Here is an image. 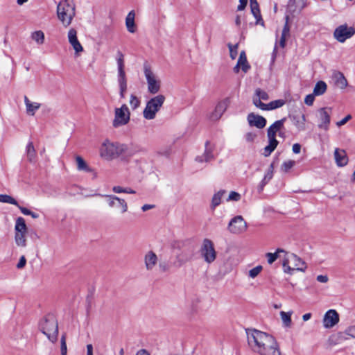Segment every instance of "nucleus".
Here are the masks:
<instances>
[{
  "label": "nucleus",
  "mask_w": 355,
  "mask_h": 355,
  "mask_svg": "<svg viewBox=\"0 0 355 355\" xmlns=\"http://www.w3.org/2000/svg\"><path fill=\"white\" fill-rule=\"evenodd\" d=\"M250 348L259 355H282L279 345L271 335L257 329L247 332Z\"/></svg>",
  "instance_id": "obj_1"
},
{
  "label": "nucleus",
  "mask_w": 355,
  "mask_h": 355,
  "mask_svg": "<svg viewBox=\"0 0 355 355\" xmlns=\"http://www.w3.org/2000/svg\"><path fill=\"white\" fill-rule=\"evenodd\" d=\"M99 155L104 159L112 160L122 156H131L132 153L128 145L106 139L99 148Z\"/></svg>",
  "instance_id": "obj_2"
},
{
  "label": "nucleus",
  "mask_w": 355,
  "mask_h": 355,
  "mask_svg": "<svg viewBox=\"0 0 355 355\" xmlns=\"http://www.w3.org/2000/svg\"><path fill=\"white\" fill-rule=\"evenodd\" d=\"M57 17L62 26H69L76 16V6L71 0L61 1L57 6Z\"/></svg>",
  "instance_id": "obj_3"
},
{
  "label": "nucleus",
  "mask_w": 355,
  "mask_h": 355,
  "mask_svg": "<svg viewBox=\"0 0 355 355\" xmlns=\"http://www.w3.org/2000/svg\"><path fill=\"white\" fill-rule=\"evenodd\" d=\"M39 329L53 343L58 340V323L53 314H47L39 323Z\"/></svg>",
  "instance_id": "obj_4"
},
{
  "label": "nucleus",
  "mask_w": 355,
  "mask_h": 355,
  "mask_svg": "<svg viewBox=\"0 0 355 355\" xmlns=\"http://www.w3.org/2000/svg\"><path fill=\"white\" fill-rule=\"evenodd\" d=\"M166 97L163 94H158L149 99L143 111V116L147 120H153L156 117L157 113L161 110Z\"/></svg>",
  "instance_id": "obj_5"
},
{
  "label": "nucleus",
  "mask_w": 355,
  "mask_h": 355,
  "mask_svg": "<svg viewBox=\"0 0 355 355\" xmlns=\"http://www.w3.org/2000/svg\"><path fill=\"white\" fill-rule=\"evenodd\" d=\"M284 271L286 273L293 274L294 270L304 271L306 266L300 257L293 253L286 252L282 263Z\"/></svg>",
  "instance_id": "obj_6"
},
{
  "label": "nucleus",
  "mask_w": 355,
  "mask_h": 355,
  "mask_svg": "<svg viewBox=\"0 0 355 355\" xmlns=\"http://www.w3.org/2000/svg\"><path fill=\"white\" fill-rule=\"evenodd\" d=\"M144 74L147 83L148 92L151 94L158 93L161 88V80L147 63L144 64Z\"/></svg>",
  "instance_id": "obj_7"
},
{
  "label": "nucleus",
  "mask_w": 355,
  "mask_h": 355,
  "mask_svg": "<svg viewBox=\"0 0 355 355\" xmlns=\"http://www.w3.org/2000/svg\"><path fill=\"white\" fill-rule=\"evenodd\" d=\"M130 119V112L125 104L114 109V117L112 121L114 128H119L128 124Z\"/></svg>",
  "instance_id": "obj_8"
},
{
  "label": "nucleus",
  "mask_w": 355,
  "mask_h": 355,
  "mask_svg": "<svg viewBox=\"0 0 355 355\" xmlns=\"http://www.w3.org/2000/svg\"><path fill=\"white\" fill-rule=\"evenodd\" d=\"M332 108L325 107L320 108L317 112V118L318 121V127L320 129L327 131L331 123V114Z\"/></svg>",
  "instance_id": "obj_9"
},
{
  "label": "nucleus",
  "mask_w": 355,
  "mask_h": 355,
  "mask_svg": "<svg viewBox=\"0 0 355 355\" xmlns=\"http://www.w3.org/2000/svg\"><path fill=\"white\" fill-rule=\"evenodd\" d=\"M354 33L355 29L353 27L348 26L347 24H343L335 29L334 36L337 41L343 43L352 37Z\"/></svg>",
  "instance_id": "obj_10"
},
{
  "label": "nucleus",
  "mask_w": 355,
  "mask_h": 355,
  "mask_svg": "<svg viewBox=\"0 0 355 355\" xmlns=\"http://www.w3.org/2000/svg\"><path fill=\"white\" fill-rule=\"evenodd\" d=\"M98 196H104L107 198V202L108 206L110 207H116L120 209V211L121 214H124L128 211V206L127 202L123 199L120 198L114 195H101L97 194Z\"/></svg>",
  "instance_id": "obj_11"
},
{
  "label": "nucleus",
  "mask_w": 355,
  "mask_h": 355,
  "mask_svg": "<svg viewBox=\"0 0 355 355\" xmlns=\"http://www.w3.org/2000/svg\"><path fill=\"white\" fill-rule=\"evenodd\" d=\"M228 229L233 234H240L245 231L247 224L242 216H237L230 220Z\"/></svg>",
  "instance_id": "obj_12"
},
{
  "label": "nucleus",
  "mask_w": 355,
  "mask_h": 355,
  "mask_svg": "<svg viewBox=\"0 0 355 355\" xmlns=\"http://www.w3.org/2000/svg\"><path fill=\"white\" fill-rule=\"evenodd\" d=\"M67 38L69 43L72 46L75 52L76 56H79L84 51L83 46L79 42L77 37V31L74 28H71L67 33Z\"/></svg>",
  "instance_id": "obj_13"
},
{
  "label": "nucleus",
  "mask_w": 355,
  "mask_h": 355,
  "mask_svg": "<svg viewBox=\"0 0 355 355\" xmlns=\"http://www.w3.org/2000/svg\"><path fill=\"white\" fill-rule=\"evenodd\" d=\"M230 101L228 98H225L217 103L214 110L209 114V119L212 121H216L219 120L224 112L226 111Z\"/></svg>",
  "instance_id": "obj_14"
},
{
  "label": "nucleus",
  "mask_w": 355,
  "mask_h": 355,
  "mask_svg": "<svg viewBox=\"0 0 355 355\" xmlns=\"http://www.w3.org/2000/svg\"><path fill=\"white\" fill-rule=\"evenodd\" d=\"M216 145L214 144L211 143L209 141H207L205 142V149L204 153L198 156L196 158V161L198 162H208L214 159V151L215 150Z\"/></svg>",
  "instance_id": "obj_15"
},
{
  "label": "nucleus",
  "mask_w": 355,
  "mask_h": 355,
  "mask_svg": "<svg viewBox=\"0 0 355 355\" xmlns=\"http://www.w3.org/2000/svg\"><path fill=\"white\" fill-rule=\"evenodd\" d=\"M322 322L325 328H331L339 322V315L336 310L330 309L325 313Z\"/></svg>",
  "instance_id": "obj_16"
},
{
  "label": "nucleus",
  "mask_w": 355,
  "mask_h": 355,
  "mask_svg": "<svg viewBox=\"0 0 355 355\" xmlns=\"http://www.w3.org/2000/svg\"><path fill=\"white\" fill-rule=\"evenodd\" d=\"M199 252L200 257L208 263L216 259V252L214 245H202Z\"/></svg>",
  "instance_id": "obj_17"
},
{
  "label": "nucleus",
  "mask_w": 355,
  "mask_h": 355,
  "mask_svg": "<svg viewBox=\"0 0 355 355\" xmlns=\"http://www.w3.org/2000/svg\"><path fill=\"white\" fill-rule=\"evenodd\" d=\"M250 65L248 62L245 52L242 51L240 53L236 64L233 68V71L235 73H239L240 70H241L245 73L250 70Z\"/></svg>",
  "instance_id": "obj_18"
},
{
  "label": "nucleus",
  "mask_w": 355,
  "mask_h": 355,
  "mask_svg": "<svg viewBox=\"0 0 355 355\" xmlns=\"http://www.w3.org/2000/svg\"><path fill=\"white\" fill-rule=\"evenodd\" d=\"M269 99L268 93L259 88L257 89L254 95L252 97L253 104L258 108L263 110L266 107V103L261 102V100L267 101Z\"/></svg>",
  "instance_id": "obj_19"
},
{
  "label": "nucleus",
  "mask_w": 355,
  "mask_h": 355,
  "mask_svg": "<svg viewBox=\"0 0 355 355\" xmlns=\"http://www.w3.org/2000/svg\"><path fill=\"white\" fill-rule=\"evenodd\" d=\"M248 121L250 126H255L257 128H263L266 126V120L264 117L250 113L248 116Z\"/></svg>",
  "instance_id": "obj_20"
},
{
  "label": "nucleus",
  "mask_w": 355,
  "mask_h": 355,
  "mask_svg": "<svg viewBox=\"0 0 355 355\" xmlns=\"http://www.w3.org/2000/svg\"><path fill=\"white\" fill-rule=\"evenodd\" d=\"M285 119L278 120L271 125L268 129V140L276 139V134L284 128Z\"/></svg>",
  "instance_id": "obj_21"
},
{
  "label": "nucleus",
  "mask_w": 355,
  "mask_h": 355,
  "mask_svg": "<svg viewBox=\"0 0 355 355\" xmlns=\"http://www.w3.org/2000/svg\"><path fill=\"white\" fill-rule=\"evenodd\" d=\"M15 230L17 231L16 234V241L18 243L24 242V241H22V237L24 233L26 230V225L25 223V220L23 218L19 217L16 220L15 224Z\"/></svg>",
  "instance_id": "obj_22"
},
{
  "label": "nucleus",
  "mask_w": 355,
  "mask_h": 355,
  "mask_svg": "<svg viewBox=\"0 0 355 355\" xmlns=\"http://www.w3.org/2000/svg\"><path fill=\"white\" fill-rule=\"evenodd\" d=\"M117 82L119 87L120 97L123 98L128 88V80L125 72L118 73Z\"/></svg>",
  "instance_id": "obj_23"
},
{
  "label": "nucleus",
  "mask_w": 355,
  "mask_h": 355,
  "mask_svg": "<svg viewBox=\"0 0 355 355\" xmlns=\"http://www.w3.org/2000/svg\"><path fill=\"white\" fill-rule=\"evenodd\" d=\"M334 158L336 163L338 166H344L347 165L348 162V157L347 156V153L343 149H335Z\"/></svg>",
  "instance_id": "obj_24"
},
{
  "label": "nucleus",
  "mask_w": 355,
  "mask_h": 355,
  "mask_svg": "<svg viewBox=\"0 0 355 355\" xmlns=\"http://www.w3.org/2000/svg\"><path fill=\"white\" fill-rule=\"evenodd\" d=\"M145 266L148 270H151L157 263V257L153 251H148L144 257Z\"/></svg>",
  "instance_id": "obj_25"
},
{
  "label": "nucleus",
  "mask_w": 355,
  "mask_h": 355,
  "mask_svg": "<svg viewBox=\"0 0 355 355\" xmlns=\"http://www.w3.org/2000/svg\"><path fill=\"white\" fill-rule=\"evenodd\" d=\"M135 12L131 10L127 15L125 18V26L129 33H134L137 31V26L135 22Z\"/></svg>",
  "instance_id": "obj_26"
},
{
  "label": "nucleus",
  "mask_w": 355,
  "mask_h": 355,
  "mask_svg": "<svg viewBox=\"0 0 355 355\" xmlns=\"http://www.w3.org/2000/svg\"><path fill=\"white\" fill-rule=\"evenodd\" d=\"M286 255V252L282 249H277L275 252L266 253V257L268 259V263L269 264H272L275 260L277 259H284V257Z\"/></svg>",
  "instance_id": "obj_27"
},
{
  "label": "nucleus",
  "mask_w": 355,
  "mask_h": 355,
  "mask_svg": "<svg viewBox=\"0 0 355 355\" xmlns=\"http://www.w3.org/2000/svg\"><path fill=\"white\" fill-rule=\"evenodd\" d=\"M26 112L28 114L33 116L35 112L40 107V104L36 102H31L27 96L24 97Z\"/></svg>",
  "instance_id": "obj_28"
},
{
  "label": "nucleus",
  "mask_w": 355,
  "mask_h": 355,
  "mask_svg": "<svg viewBox=\"0 0 355 355\" xmlns=\"http://www.w3.org/2000/svg\"><path fill=\"white\" fill-rule=\"evenodd\" d=\"M293 120L294 125L298 130L303 131L306 129V116L304 114H302L301 116L295 115L293 116Z\"/></svg>",
  "instance_id": "obj_29"
},
{
  "label": "nucleus",
  "mask_w": 355,
  "mask_h": 355,
  "mask_svg": "<svg viewBox=\"0 0 355 355\" xmlns=\"http://www.w3.org/2000/svg\"><path fill=\"white\" fill-rule=\"evenodd\" d=\"M335 84L340 89H345L347 86V80L342 73L338 72L334 75Z\"/></svg>",
  "instance_id": "obj_30"
},
{
  "label": "nucleus",
  "mask_w": 355,
  "mask_h": 355,
  "mask_svg": "<svg viewBox=\"0 0 355 355\" xmlns=\"http://www.w3.org/2000/svg\"><path fill=\"white\" fill-rule=\"evenodd\" d=\"M76 166L77 169L80 171H85V172H92V169L89 168V166L87 165L86 162L83 159V158L79 155H77L76 157Z\"/></svg>",
  "instance_id": "obj_31"
},
{
  "label": "nucleus",
  "mask_w": 355,
  "mask_h": 355,
  "mask_svg": "<svg viewBox=\"0 0 355 355\" xmlns=\"http://www.w3.org/2000/svg\"><path fill=\"white\" fill-rule=\"evenodd\" d=\"M327 89V85L325 83V82L320 80V81H318L315 84V85L313 88V93L316 96H321L326 92Z\"/></svg>",
  "instance_id": "obj_32"
},
{
  "label": "nucleus",
  "mask_w": 355,
  "mask_h": 355,
  "mask_svg": "<svg viewBox=\"0 0 355 355\" xmlns=\"http://www.w3.org/2000/svg\"><path fill=\"white\" fill-rule=\"evenodd\" d=\"M293 312H285V311H281L280 312V317L282 319V321L283 322V325L285 327H290L292 324L291 321V315Z\"/></svg>",
  "instance_id": "obj_33"
},
{
  "label": "nucleus",
  "mask_w": 355,
  "mask_h": 355,
  "mask_svg": "<svg viewBox=\"0 0 355 355\" xmlns=\"http://www.w3.org/2000/svg\"><path fill=\"white\" fill-rule=\"evenodd\" d=\"M250 8H251L252 14L257 19V24H259L260 21H263L261 17L260 10H259L258 3L254 2V3H251ZM261 24H263V22H261Z\"/></svg>",
  "instance_id": "obj_34"
},
{
  "label": "nucleus",
  "mask_w": 355,
  "mask_h": 355,
  "mask_svg": "<svg viewBox=\"0 0 355 355\" xmlns=\"http://www.w3.org/2000/svg\"><path fill=\"white\" fill-rule=\"evenodd\" d=\"M285 103V101L282 99L275 100L271 101L270 103L266 104V107L263 108L262 110H271L276 108H279L282 107Z\"/></svg>",
  "instance_id": "obj_35"
},
{
  "label": "nucleus",
  "mask_w": 355,
  "mask_h": 355,
  "mask_svg": "<svg viewBox=\"0 0 355 355\" xmlns=\"http://www.w3.org/2000/svg\"><path fill=\"white\" fill-rule=\"evenodd\" d=\"M268 145L264 148L263 155L265 157L269 156L278 145L277 139L268 140Z\"/></svg>",
  "instance_id": "obj_36"
},
{
  "label": "nucleus",
  "mask_w": 355,
  "mask_h": 355,
  "mask_svg": "<svg viewBox=\"0 0 355 355\" xmlns=\"http://www.w3.org/2000/svg\"><path fill=\"white\" fill-rule=\"evenodd\" d=\"M31 38L37 44L41 45L44 42V33L42 31H36L32 33Z\"/></svg>",
  "instance_id": "obj_37"
},
{
  "label": "nucleus",
  "mask_w": 355,
  "mask_h": 355,
  "mask_svg": "<svg viewBox=\"0 0 355 355\" xmlns=\"http://www.w3.org/2000/svg\"><path fill=\"white\" fill-rule=\"evenodd\" d=\"M27 157L29 162H33L35 159L36 153L32 142H29L26 146Z\"/></svg>",
  "instance_id": "obj_38"
},
{
  "label": "nucleus",
  "mask_w": 355,
  "mask_h": 355,
  "mask_svg": "<svg viewBox=\"0 0 355 355\" xmlns=\"http://www.w3.org/2000/svg\"><path fill=\"white\" fill-rule=\"evenodd\" d=\"M116 62H117L118 73L125 72V71L124 55L120 51H119L117 53Z\"/></svg>",
  "instance_id": "obj_39"
},
{
  "label": "nucleus",
  "mask_w": 355,
  "mask_h": 355,
  "mask_svg": "<svg viewBox=\"0 0 355 355\" xmlns=\"http://www.w3.org/2000/svg\"><path fill=\"white\" fill-rule=\"evenodd\" d=\"M273 173H274V164L272 163L270 165L266 173L264 175L263 179L261 181L262 186L266 185L272 178Z\"/></svg>",
  "instance_id": "obj_40"
},
{
  "label": "nucleus",
  "mask_w": 355,
  "mask_h": 355,
  "mask_svg": "<svg viewBox=\"0 0 355 355\" xmlns=\"http://www.w3.org/2000/svg\"><path fill=\"white\" fill-rule=\"evenodd\" d=\"M341 337L345 340L349 338L355 339V326L347 327L344 332L341 333Z\"/></svg>",
  "instance_id": "obj_41"
},
{
  "label": "nucleus",
  "mask_w": 355,
  "mask_h": 355,
  "mask_svg": "<svg viewBox=\"0 0 355 355\" xmlns=\"http://www.w3.org/2000/svg\"><path fill=\"white\" fill-rule=\"evenodd\" d=\"M225 193V191H220L214 195L211 200V207L213 209L220 204L221 198Z\"/></svg>",
  "instance_id": "obj_42"
},
{
  "label": "nucleus",
  "mask_w": 355,
  "mask_h": 355,
  "mask_svg": "<svg viewBox=\"0 0 355 355\" xmlns=\"http://www.w3.org/2000/svg\"><path fill=\"white\" fill-rule=\"evenodd\" d=\"M0 202H4V203H9V204H11V205H14L15 206H17L18 208H19V206H20L17 201L13 198L12 196H8V195H3V194H1L0 195Z\"/></svg>",
  "instance_id": "obj_43"
},
{
  "label": "nucleus",
  "mask_w": 355,
  "mask_h": 355,
  "mask_svg": "<svg viewBox=\"0 0 355 355\" xmlns=\"http://www.w3.org/2000/svg\"><path fill=\"white\" fill-rule=\"evenodd\" d=\"M140 103L141 101L136 95L131 94L130 96L129 104L133 110L137 109L139 107Z\"/></svg>",
  "instance_id": "obj_44"
},
{
  "label": "nucleus",
  "mask_w": 355,
  "mask_h": 355,
  "mask_svg": "<svg viewBox=\"0 0 355 355\" xmlns=\"http://www.w3.org/2000/svg\"><path fill=\"white\" fill-rule=\"evenodd\" d=\"M295 165V162L294 160H288L284 162L281 166V170L287 173L291 168H292Z\"/></svg>",
  "instance_id": "obj_45"
},
{
  "label": "nucleus",
  "mask_w": 355,
  "mask_h": 355,
  "mask_svg": "<svg viewBox=\"0 0 355 355\" xmlns=\"http://www.w3.org/2000/svg\"><path fill=\"white\" fill-rule=\"evenodd\" d=\"M19 209L21 211V212L24 215L31 216L33 218H35V219L39 218V215L37 213L33 212L26 207H24L22 206H19Z\"/></svg>",
  "instance_id": "obj_46"
},
{
  "label": "nucleus",
  "mask_w": 355,
  "mask_h": 355,
  "mask_svg": "<svg viewBox=\"0 0 355 355\" xmlns=\"http://www.w3.org/2000/svg\"><path fill=\"white\" fill-rule=\"evenodd\" d=\"M238 46H239L238 44H236L234 45L228 44V48L230 50V55L232 60H234L237 56Z\"/></svg>",
  "instance_id": "obj_47"
},
{
  "label": "nucleus",
  "mask_w": 355,
  "mask_h": 355,
  "mask_svg": "<svg viewBox=\"0 0 355 355\" xmlns=\"http://www.w3.org/2000/svg\"><path fill=\"white\" fill-rule=\"evenodd\" d=\"M261 266H257L249 270V276L251 278H255L262 270Z\"/></svg>",
  "instance_id": "obj_48"
},
{
  "label": "nucleus",
  "mask_w": 355,
  "mask_h": 355,
  "mask_svg": "<svg viewBox=\"0 0 355 355\" xmlns=\"http://www.w3.org/2000/svg\"><path fill=\"white\" fill-rule=\"evenodd\" d=\"M288 31L289 30L287 26H285L282 31V37L279 42V44L282 48H284L286 45V37L288 34Z\"/></svg>",
  "instance_id": "obj_49"
},
{
  "label": "nucleus",
  "mask_w": 355,
  "mask_h": 355,
  "mask_svg": "<svg viewBox=\"0 0 355 355\" xmlns=\"http://www.w3.org/2000/svg\"><path fill=\"white\" fill-rule=\"evenodd\" d=\"M60 343H61V347H60L61 354L62 355H67V347L66 336H65V335H62V338H61V340H60Z\"/></svg>",
  "instance_id": "obj_50"
},
{
  "label": "nucleus",
  "mask_w": 355,
  "mask_h": 355,
  "mask_svg": "<svg viewBox=\"0 0 355 355\" xmlns=\"http://www.w3.org/2000/svg\"><path fill=\"white\" fill-rule=\"evenodd\" d=\"M241 199V195L236 191H231L227 198L228 201H239Z\"/></svg>",
  "instance_id": "obj_51"
},
{
  "label": "nucleus",
  "mask_w": 355,
  "mask_h": 355,
  "mask_svg": "<svg viewBox=\"0 0 355 355\" xmlns=\"http://www.w3.org/2000/svg\"><path fill=\"white\" fill-rule=\"evenodd\" d=\"M315 96H316L314 95L313 93L306 96V97L304 98V103L309 106L312 105L313 104V102L315 100Z\"/></svg>",
  "instance_id": "obj_52"
},
{
  "label": "nucleus",
  "mask_w": 355,
  "mask_h": 355,
  "mask_svg": "<svg viewBox=\"0 0 355 355\" xmlns=\"http://www.w3.org/2000/svg\"><path fill=\"white\" fill-rule=\"evenodd\" d=\"M351 119H352V116L350 114H348L345 118H343L342 120L337 121L336 123V125L338 127H341L342 125H343L346 123H347Z\"/></svg>",
  "instance_id": "obj_53"
},
{
  "label": "nucleus",
  "mask_w": 355,
  "mask_h": 355,
  "mask_svg": "<svg viewBox=\"0 0 355 355\" xmlns=\"http://www.w3.org/2000/svg\"><path fill=\"white\" fill-rule=\"evenodd\" d=\"M26 263V260L24 256H21L19 259L18 263L17 264V268L19 269L23 268Z\"/></svg>",
  "instance_id": "obj_54"
},
{
  "label": "nucleus",
  "mask_w": 355,
  "mask_h": 355,
  "mask_svg": "<svg viewBox=\"0 0 355 355\" xmlns=\"http://www.w3.org/2000/svg\"><path fill=\"white\" fill-rule=\"evenodd\" d=\"M257 135L252 132H248L245 135V139L248 142H252L256 138Z\"/></svg>",
  "instance_id": "obj_55"
},
{
  "label": "nucleus",
  "mask_w": 355,
  "mask_h": 355,
  "mask_svg": "<svg viewBox=\"0 0 355 355\" xmlns=\"http://www.w3.org/2000/svg\"><path fill=\"white\" fill-rule=\"evenodd\" d=\"M112 191L113 192H114L115 193H125V188L124 187H122L121 186H114L112 187Z\"/></svg>",
  "instance_id": "obj_56"
},
{
  "label": "nucleus",
  "mask_w": 355,
  "mask_h": 355,
  "mask_svg": "<svg viewBox=\"0 0 355 355\" xmlns=\"http://www.w3.org/2000/svg\"><path fill=\"white\" fill-rule=\"evenodd\" d=\"M248 3V0H239V4L237 7L238 10H243L245 9Z\"/></svg>",
  "instance_id": "obj_57"
},
{
  "label": "nucleus",
  "mask_w": 355,
  "mask_h": 355,
  "mask_svg": "<svg viewBox=\"0 0 355 355\" xmlns=\"http://www.w3.org/2000/svg\"><path fill=\"white\" fill-rule=\"evenodd\" d=\"M292 150H293V152L295 153V154H298L300 153L301 151V145L300 144H295L293 145V147H292Z\"/></svg>",
  "instance_id": "obj_58"
},
{
  "label": "nucleus",
  "mask_w": 355,
  "mask_h": 355,
  "mask_svg": "<svg viewBox=\"0 0 355 355\" xmlns=\"http://www.w3.org/2000/svg\"><path fill=\"white\" fill-rule=\"evenodd\" d=\"M316 279L319 282L321 283H327L329 280V278L327 275H318Z\"/></svg>",
  "instance_id": "obj_59"
},
{
  "label": "nucleus",
  "mask_w": 355,
  "mask_h": 355,
  "mask_svg": "<svg viewBox=\"0 0 355 355\" xmlns=\"http://www.w3.org/2000/svg\"><path fill=\"white\" fill-rule=\"evenodd\" d=\"M155 207V205H148V204H146L144 205H143L141 207V210L143 211H146L148 210H150L151 209H153Z\"/></svg>",
  "instance_id": "obj_60"
},
{
  "label": "nucleus",
  "mask_w": 355,
  "mask_h": 355,
  "mask_svg": "<svg viewBox=\"0 0 355 355\" xmlns=\"http://www.w3.org/2000/svg\"><path fill=\"white\" fill-rule=\"evenodd\" d=\"M135 355H150V354L146 349H141L138 350Z\"/></svg>",
  "instance_id": "obj_61"
},
{
  "label": "nucleus",
  "mask_w": 355,
  "mask_h": 355,
  "mask_svg": "<svg viewBox=\"0 0 355 355\" xmlns=\"http://www.w3.org/2000/svg\"><path fill=\"white\" fill-rule=\"evenodd\" d=\"M87 355H93V347L92 345L89 344L87 345Z\"/></svg>",
  "instance_id": "obj_62"
},
{
  "label": "nucleus",
  "mask_w": 355,
  "mask_h": 355,
  "mask_svg": "<svg viewBox=\"0 0 355 355\" xmlns=\"http://www.w3.org/2000/svg\"><path fill=\"white\" fill-rule=\"evenodd\" d=\"M125 193L135 194L136 191L130 187L125 188Z\"/></svg>",
  "instance_id": "obj_63"
},
{
  "label": "nucleus",
  "mask_w": 355,
  "mask_h": 355,
  "mask_svg": "<svg viewBox=\"0 0 355 355\" xmlns=\"http://www.w3.org/2000/svg\"><path fill=\"white\" fill-rule=\"evenodd\" d=\"M311 318V313H305L304 315H303L302 316V319L304 321H307L309 320L310 318Z\"/></svg>",
  "instance_id": "obj_64"
}]
</instances>
